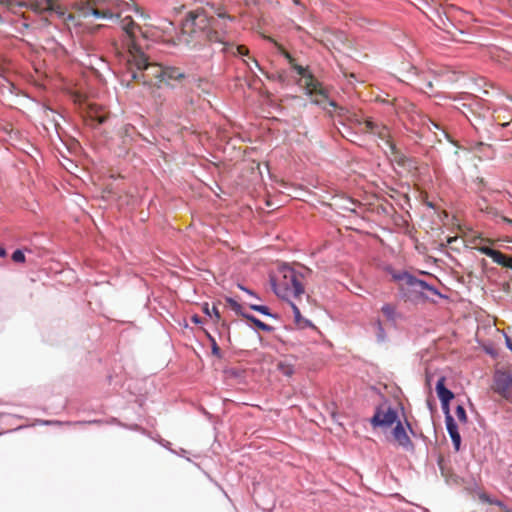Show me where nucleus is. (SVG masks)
Wrapping results in <instances>:
<instances>
[{"label": "nucleus", "instance_id": "obj_1", "mask_svg": "<svg viewBox=\"0 0 512 512\" xmlns=\"http://www.w3.org/2000/svg\"><path fill=\"white\" fill-rule=\"evenodd\" d=\"M73 5L80 17L119 19L121 29L128 37L127 46L130 55L128 63L131 68L127 76L144 85L162 84L164 67L158 63L148 62V58L135 42L136 31L141 32V28L133 21L130 14H126L132 10L139 12L133 0H89Z\"/></svg>", "mask_w": 512, "mask_h": 512}, {"label": "nucleus", "instance_id": "obj_2", "mask_svg": "<svg viewBox=\"0 0 512 512\" xmlns=\"http://www.w3.org/2000/svg\"><path fill=\"white\" fill-rule=\"evenodd\" d=\"M218 26L216 20L208 17L203 10L190 11L182 23L178 43L189 47L201 46L207 42L226 46V31H219Z\"/></svg>", "mask_w": 512, "mask_h": 512}, {"label": "nucleus", "instance_id": "obj_3", "mask_svg": "<svg viewBox=\"0 0 512 512\" xmlns=\"http://www.w3.org/2000/svg\"><path fill=\"white\" fill-rule=\"evenodd\" d=\"M280 274L279 279L272 280L273 290L277 296L288 299L304 294L303 274L288 266L282 267Z\"/></svg>", "mask_w": 512, "mask_h": 512}, {"label": "nucleus", "instance_id": "obj_4", "mask_svg": "<svg viewBox=\"0 0 512 512\" xmlns=\"http://www.w3.org/2000/svg\"><path fill=\"white\" fill-rule=\"evenodd\" d=\"M397 72L400 81L413 85L424 93L433 91L434 85L432 80L425 73H420L415 66L409 63H402L398 67Z\"/></svg>", "mask_w": 512, "mask_h": 512}, {"label": "nucleus", "instance_id": "obj_5", "mask_svg": "<svg viewBox=\"0 0 512 512\" xmlns=\"http://www.w3.org/2000/svg\"><path fill=\"white\" fill-rule=\"evenodd\" d=\"M291 67L305 79V89L307 90V93L312 97V101L315 104H324L328 99V95L326 90L322 87L321 83L316 80L312 74L307 73L306 68L298 65L296 62L292 64Z\"/></svg>", "mask_w": 512, "mask_h": 512}, {"label": "nucleus", "instance_id": "obj_6", "mask_svg": "<svg viewBox=\"0 0 512 512\" xmlns=\"http://www.w3.org/2000/svg\"><path fill=\"white\" fill-rule=\"evenodd\" d=\"M30 7L37 12H55L64 15L68 6L73 3L70 0H28Z\"/></svg>", "mask_w": 512, "mask_h": 512}, {"label": "nucleus", "instance_id": "obj_7", "mask_svg": "<svg viewBox=\"0 0 512 512\" xmlns=\"http://www.w3.org/2000/svg\"><path fill=\"white\" fill-rule=\"evenodd\" d=\"M494 392L512 402V374L507 371H496L493 377Z\"/></svg>", "mask_w": 512, "mask_h": 512}, {"label": "nucleus", "instance_id": "obj_8", "mask_svg": "<svg viewBox=\"0 0 512 512\" xmlns=\"http://www.w3.org/2000/svg\"><path fill=\"white\" fill-rule=\"evenodd\" d=\"M469 243L472 245L473 248L480 251L482 254L490 257L493 262H495L498 265L503 266L506 261L507 255L502 253L499 250L492 249L486 245H481L482 243H493L490 239L482 238L481 236H474L469 240Z\"/></svg>", "mask_w": 512, "mask_h": 512}, {"label": "nucleus", "instance_id": "obj_9", "mask_svg": "<svg viewBox=\"0 0 512 512\" xmlns=\"http://www.w3.org/2000/svg\"><path fill=\"white\" fill-rule=\"evenodd\" d=\"M397 421V413L390 406L381 405L379 406L373 417L371 418V424L374 427H391Z\"/></svg>", "mask_w": 512, "mask_h": 512}, {"label": "nucleus", "instance_id": "obj_10", "mask_svg": "<svg viewBox=\"0 0 512 512\" xmlns=\"http://www.w3.org/2000/svg\"><path fill=\"white\" fill-rule=\"evenodd\" d=\"M363 124L364 132L377 135L378 138L383 140L388 147L389 144H393L391 141L390 131L387 126L373 122L370 119H366Z\"/></svg>", "mask_w": 512, "mask_h": 512}, {"label": "nucleus", "instance_id": "obj_11", "mask_svg": "<svg viewBox=\"0 0 512 512\" xmlns=\"http://www.w3.org/2000/svg\"><path fill=\"white\" fill-rule=\"evenodd\" d=\"M108 118V113L96 105H90L87 111V121L89 125L95 126L103 124Z\"/></svg>", "mask_w": 512, "mask_h": 512}, {"label": "nucleus", "instance_id": "obj_12", "mask_svg": "<svg viewBox=\"0 0 512 512\" xmlns=\"http://www.w3.org/2000/svg\"><path fill=\"white\" fill-rule=\"evenodd\" d=\"M395 441L402 447L409 449L412 448L413 444L409 436L407 435L402 423L397 422V425L392 431Z\"/></svg>", "mask_w": 512, "mask_h": 512}, {"label": "nucleus", "instance_id": "obj_13", "mask_svg": "<svg viewBox=\"0 0 512 512\" xmlns=\"http://www.w3.org/2000/svg\"><path fill=\"white\" fill-rule=\"evenodd\" d=\"M402 279L405 280L406 284L412 287L414 291L422 292L423 290H429L434 294H439L434 287L428 285L425 281L419 280L409 274H405Z\"/></svg>", "mask_w": 512, "mask_h": 512}, {"label": "nucleus", "instance_id": "obj_14", "mask_svg": "<svg viewBox=\"0 0 512 512\" xmlns=\"http://www.w3.org/2000/svg\"><path fill=\"white\" fill-rule=\"evenodd\" d=\"M445 422L447 431L451 437L454 448L456 451H459L461 445V436L458 432L457 424L455 423L453 417H446Z\"/></svg>", "mask_w": 512, "mask_h": 512}, {"label": "nucleus", "instance_id": "obj_15", "mask_svg": "<svg viewBox=\"0 0 512 512\" xmlns=\"http://www.w3.org/2000/svg\"><path fill=\"white\" fill-rule=\"evenodd\" d=\"M185 78V75L179 68L164 67L162 83L171 84L172 81H180Z\"/></svg>", "mask_w": 512, "mask_h": 512}, {"label": "nucleus", "instance_id": "obj_16", "mask_svg": "<svg viewBox=\"0 0 512 512\" xmlns=\"http://www.w3.org/2000/svg\"><path fill=\"white\" fill-rule=\"evenodd\" d=\"M436 392L440 402H450L454 398L453 392L445 387V377H440L438 379Z\"/></svg>", "mask_w": 512, "mask_h": 512}, {"label": "nucleus", "instance_id": "obj_17", "mask_svg": "<svg viewBox=\"0 0 512 512\" xmlns=\"http://www.w3.org/2000/svg\"><path fill=\"white\" fill-rule=\"evenodd\" d=\"M389 150H390V155H391V159L392 161H394L395 163H397L399 166H407L408 163L410 162V159H408L404 154H402L396 147V145L393 143V144H389Z\"/></svg>", "mask_w": 512, "mask_h": 512}, {"label": "nucleus", "instance_id": "obj_18", "mask_svg": "<svg viewBox=\"0 0 512 512\" xmlns=\"http://www.w3.org/2000/svg\"><path fill=\"white\" fill-rule=\"evenodd\" d=\"M290 306L293 310L294 322L298 326V328L304 329L306 327L313 326V324L309 320L302 317L299 308L294 303L290 302Z\"/></svg>", "mask_w": 512, "mask_h": 512}, {"label": "nucleus", "instance_id": "obj_19", "mask_svg": "<svg viewBox=\"0 0 512 512\" xmlns=\"http://www.w3.org/2000/svg\"><path fill=\"white\" fill-rule=\"evenodd\" d=\"M381 312L383 313L387 320L395 321L397 316L395 305L391 303L384 304L381 308Z\"/></svg>", "mask_w": 512, "mask_h": 512}, {"label": "nucleus", "instance_id": "obj_20", "mask_svg": "<svg viewBox=\"0 0 512 512\" xmlns=\"http://www.w3.org/2000/svg\"><path fill=\"white\" fill-rule=\"evenodd\" d=\"M244 318H246L248 321L252 322L258 329H260L262 331L271 332L273 329L270 325L262 322L261 320H259L258 318H256L253 315L247 314V315H244Z\"/></svg>", "mask_w": 512, "mask_h": 512}, {"label": "nucleus", "instance_id": "obj_21", "mask_svg": "<svg viewBox=\"0 0 512 512\" xmlns=\"http://www.w3.org/2000/svg\"><path fill=\"white\" fill-rule=\"evenodd\" d=\"M266 39L272 42L278 51L288 60L290 66L295 63L294 57L277 41H275L272 37H266Z\"/></svg>", "mask_w": 512, "mask_h": 512}, {"label": "nucleus", "instance_id": "obj_22", "mask_svg": "<svg viewBox=\"0 0 512 512\" xmlns=\"http://www.w3.org/2000/svg\"><path fill=\"white\" fill-rule=\"evenodd\" d=\"M202 310L208 316H210V317L214 316L215 320L217 322L221 320L220 312H219L218 308L215 305H213V307L210 309L208 303H205L203 305Z\"/></svg>", "mask_w": 512, "mask_h": 512}, {"label": "nucleus", "instance_id": "obj_23", "mask_svg": "<svg viewBox=\"0 0 512 512\" xmlns=\"http://www.w3.org/2000/svg\"><path fill=\"white\" fill-rule=\"evenodd\" d=\"M278 370L285 376H291L294 373V366L292 364L286 363V362H279Z\"/></svg>", "mask_w": 512, "mask_h": 512}, {"label": "nucleus", "instance_id": "obj_24", "mask_svg": "<svg viewBox=\"0 0 512 512\" xmlns=\"http://www.w3.org/2000/svg\"><path fill=\"white\" fill-rule=\"evenodd\" d=\"M455 414H456V417L459 422H461L463 424H466L468 422V417H467L466 411L462 405H458L456 407Z\"/></svg>", "mask_w": 512, "mask_h": 512}, {"label": "nucleus", "instance_id": "obj_25", "mask_svg": "<svg viewBox=\"0 0 512 512\" xmlns=\"http://www.w3.org/2000/svg\"><path fill=\"white\" fill-rule=\"evenodd\" d=\"M226 302L228 303V305L230 306V308L235 311L238 315H242L244 317V315H246L245 313L242 312V307L241 305L235 301L234 299L232 298H227L226 299Z\"/></svg>", "mask_w": 512, "mask_h": 512}, {"label": "nucleus", "instance_id": "obj_26", "mask_svg": "<svg viewBox=\"0 0 512 512\" xmlns=\"http://www.w3.org/2000/svg\"><path fill=\"white\" fill-rule=\"evenodd\" d=\"M250 308L254 311H257V312L263 314V315L272 316V314L270 313L269 308L267 306L252 304V305H250Z\"/></svg>", "mask_w": 512, "mask_h": 512}, {"label": "nucleus", "instance_id": "obj_27", "mask_svg": "<svg viewBox=\"0 0 512 512\" xmlns=\"http://www.w3.org/2000/svg\"><path fill=\"white\" fill-rule=\"evenodd\" d=\"M12 260L17 263H24L25 262V255L23 251L21 250H15L12 254Z\"/></svg>", "mask_w": 512, "mask_h": 512}, {"label": "nucleus", "instance_id": "obj_28", "mask_svg": "<svg viewBox=\"0 0 512 512\" xmlns=\"http://www.w3.org/2000/svg\"><path fill=\"white\" fill-rule=\"evenodd\" d=\"M376 327H377V337L380 341H383L385 339V331H384L383 325L380 320L376 321Z\"/></svg>", "mask_w": 512, "mask_h": 512}, {"label": "nucleus", "instance_id": "obj_29", "mask_svg": "<svg viewBox=\"0 0 512 512\" xmlns=\"http://www.w3.org/2000/svg\"><path fill=\"white\" fill-rule=\"evenodd\" d=\"M429 122H430V124H431V126H430V125L428 126V128H429L430 130H432V127H433V128H435V129H437V130H440V131L442 132L443 136H444L445 138H447V139L450 141V137H449V135H448V133H447L446 131L442 130V129L440 128V126H439L437 123L433 122L432 120H430V119H429ZM451 142H453V141L451 140Z\"/></svg>", "mask_w": 512, "mask_h": 512}, {"label": "nucleus", "instance_id": "obj_30", "mask_svg": "<svg viewBox=\"0 0 512 512\" xmlns=\"http://www.w3.org/2000/svg\"><path fill=\"white\" fill-rule=\"evenodd\" d=\"M211 348H212V354L218 358L221 357V350L218 346V344L216 343V340H213V344H211Z\"/></svg>", "mask_w": 512, "mask_h": 512}, {"label": "nucleus", "instance_id": "obj_31", "mask_svg": "<svg viewBox=\"0 0 512 512\" xmlns=\"http://www.w3.org/2000/svg\"><path fill=\"white\" fill-rule=\"evenodd\" d=\"M236 52H237V54L243 55V56H247L249 54L248 48L244 45H238L236 47Z\"/></svg>", "mask_w": 512, "mask_h": 512}, {"label": "nucleus", "instance_id": "obj_32", "mask_svg": "<svg viewBox=\"0 0 512 512\" xmlns=\"http://www.w3.org/2000/svg\"><path fill=\"white\" fill-rule=\"evenodd\" d=\"M449 403L450 402H441V406H442V410L445 414V418L446 417H452V415L450 414V409H449Z\"/></svg>", "mask_w": 512, "mask_h": 512}, {"label": "nucleus", "instance_id": "obj_33", "mask_svg": "<svg viewBox=\"0 0 512 512\" xmlns=\"http://www.w3.org/2000/svg\"><path fill=\"white\" fill-rule=\"evenodd\" d=\"M490 504L497 505L501 508L503 512H511L501 501L495 500V501H489Z\"/></svg>", "mask_w": 512, "mask_h": 512}, {"label": "nucleus", "instance_id": "obj_34", "mask_svg": "<svg viewBox=\"0 0 512 512\" xmlns=\"http://www.w3.org/2000/svg\"><path fill=\"white\" fill-rule=\"evenodd\" d=\"M482 147H487V148H491V145L489 144H484L483 142H477L474 146V149L477 150V149H481Z\"/></svg>", "mask_w": 512, "mask_h": 512}, {"label": "nucleus", "instance_id": "obj_35", "mask_svg": "<svg viewBox=\"0 0 512 512\" xmlns=\"http://www.w3.org/2000/svg\"><path fill=\"white\" fill-rule=\"evenodd\" d=\"M503 267L511 268L512 269V257L507 255L505 264H503Z\"/></svg>", "mask_w": 512, "mask_h": 512}, {"label": "nucleus", "instance_id": "obj_36", "mask_svg": "<svg viewBox=\"0 0 512 512\" xmlns=\"http://www.w3.org/2000/svg\"><path fill=\"white\" fill-rule=\"evenodd\" d=\"M191 321L195 324H200L202 323V319L198 316V315H193L191 317Z\"/></svg>", "mask_w": 512, "mask_h": 512}, {"label": "nucleus", "instance_id": "obj_37", "mask_svg": "<svg viewBox=\"0 0 512 512\" xmlns=\"http://www.w3.org/2000/svg\"><path fill=\"white\" fill-rule=\"evenodd\" d=\"M217 15H218V17H220V18H228L229 20H234V18H233V17H231V16L227 15L225 12H220V11H219V12H217Z\"/></svg>", "mask_w": 512, "mask_h": 512}, {"label": "nucleus", "instance_id": "obj_38", "mask_svg": "<svg viewBox=\"0 0 512 512\" xmlns=\"http://www.w3.org/2000/svg\"><path fill=\"white\" fill-rule=\"evenodd\" d=\"M5 256H6V250H5V248L0 247V257H5Z\"/></svg>", "mask_w": 512, "mask_h": 512}, {"label": "nucleus", "instance_id": "obj_39", "mask_svg": "<svg viewBox=\"0 0 512 512\" xmlns=\"http://www.w3.org/2000/svg\"><path fill=\"white\" fill-rule=\"evenodd\" d=\"M435 5H442L446 0H431Z\"/></svg>", "mask_w": 512, "mask_h": 512}, {"label": "nucleus", "instance_id": "obj_40", "mask_svg": "<svg viewBox=\"0 0 512 512\" xmlns=\"http://www.w3.org/2000/svg\"><path fill=\"white\" fill-rule=\"evenodd\" d=\"M206 336L208 337L211 344H213L214 337H212L207 331L205 332Z\"/></svg>", "mask_w": 512, "mask_h": 512}, {"label": "nucleus", "instance_id": "obj_41", "mask_svg": "<svg viewBox=\"0 0 512 512\" xmlns=\"http://www.w3.org/2000/svg\"><path fill=\"white\" fill-rule=\"evenodd\" d=\"M206 336L208 337L211 344H213L214 337H212L207 331L205 332Z\"/></svg>", "mask_w": 512, "mask_h": 512}, {"label": "nucleus", "instance_id": "obj_42", "mask_svg": "<svg viewBox=\"0 0 512 512\" xmlns=\"http://www.w3.org/2000/svg\"><path fill=\"white\" fill-rule=\"evenodd\" d=\"M503 221L512 225V220L507 217H502Z\"/></svg>", "mask_w": 512, "mask_h": 512}, {"label": "nucleus", "instance_id": "obj_43", "mask_svg": "<svg viewBox=\"0 0 512 512\" xmlns=\"http://www.w3.org/2000/svg\"><path fill=\"white\" fill-rule=\"evenodd\" d=\"M456 240H457V238H456V237H450V238H448L447 242H448L449 244H451L453 241H456Z\"/></svg>", "mask_w": 512, "mask_h": 512}, {"label": "nucleus", "instance_id": "obj_44", "mask_svg": "<svg viewBox=\"0 0 512 512\" xmlns=\"http://www.w3.org/2000/svg\"><path fill=\"white\" fill-rule=\"evenodd\" d=\"M253 62L255 64V66L261 70L258 61L256 59H253Z\"/></svg>", "mask_w": 512, "mask_h": 512}, {"label": "nucleus", "instance_id": "obj_45", "mask_svg": "<svg viewBox=\"0 0 512 512\" xmlns=\"http://www.w3.org/2000/svg\"><path fill=\"white\" fill-rule=\"evenodd\" d=\"M508 347L512 350V344L510 343L509 340H508Z\"/></svg>", "mask_w": 512, "mask_h": 512}, {"label": "nucleus", "instance_id": "obj_46", "mask_svg": "<svg viewBox=\"0 0 512 512\" xmlns=\"http://www.w3.org/2000/svg\"><path fill=\"white\" fill-rule=\"evenodd\" d=\"M329 103H330V105H331V106H333V107H335V106H336V104H335L333 101H331V102H329Z\"/></svg>", "mask_w": 512, "mask_h": 512}, {"label": "nucleus", "instance_id": "obj_47", "mask_svg": "<svg viewBox=\"0 0 512 512\" xmlns=\"http://www.w3.org/2000/svg\"><path fill=\"white\" fill-rule=\"evenodd\" d=\"M505 241L512 242V238H507Z\"/></svg>", "mask_w": 512, "mask_h": 512}, {"label": "nucleus", "instance_id": "obj_48", "mask_svg": "<svg viewBox=\"0 0 512 512\" xmlns=\"http://www.w3.org/2000/svg\"><path fill=\"white\" fill-rule=\"evenodd\" d=\"M293 1H294L296 4H298V3H299V1H298V0H293Z\"/></svg>", "mask_w": 512, "mask_h": 512}, {"label": "nucleus", "instance_id": "obj_49", "mask_svg": "<svg viewBox=\"0 0 512 512\" xmlns=\"http://www.w3.org/2000/svg\"><path fill=\"white\" fill-rule=\"evenodd\" d=\"M509 1H510V3H511V6H512V0H509Z\"/></svg>", "mask_w": 512, "mask_h": 512}]
</instances>
